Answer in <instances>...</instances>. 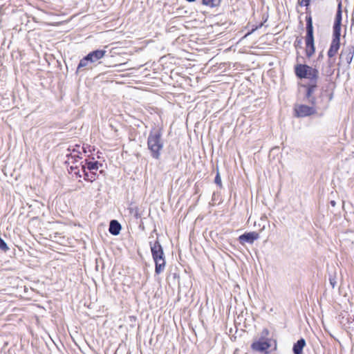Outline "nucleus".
<instances>
[{"mask_svg":"<svg viewBox=\"0 0 354 354\" xmlns=\"http://www.w3.org/2000/svg\"><path fill=\"white\" fill-rule=\"evenodd\" d=\"M148 149L151 151V156L155 159H159L160 151L164 144L162 139V133L159 129L151 131L147 139Z\"/></svg>","mask_w":354,"mask_h":354,"instance_id":"obj_1","label":"nucleus"},{"mask_svg":"<svg viewBox=\"0 0 354 354\" xmlns=\"http://www.w3.org/2000/svg\"><path fill=\"white\" fill-rule=\"evenodd\" d=\"M295 73L300 78H306L310 80H316L318 71L307 65L299 64L295 66Z\"/></svg>","mask_w":354,"mask_h":354,"instance_id":"obj_2","label":"nucleus"},{"mask_svg":"<svg viewBox=\"0 0 354 354\" xmlns=\"http://www.w3.org/2000/svg\"><path fill=\"white\" fill-rule=\"evenodd\" d=\"M307 35L306 37V53L308 57L312 56L315 53L313 28L311 19L307 24Z\"/></svg>","mask_w":354,"mask_h":354,"instance_id":"obj_3","label":"nucleus"},{"mask_svg":"<svg viewBox=\"0 0 354 354\" xmlns=\"http://www.w3.org/2000/svg\"><path fill=\"white\" fill-rule=\"evenodd\" d=\"M294 111L295 116L298 118L307 117L317 113V109L314 106L305 104H296Z\"/></svg>","mask_w":354,"mask_h":354,"instance_id":"obj_4","label":"nucleus"},{"mask_svg":"<svg viewBox=\"0 0 354 354\" xmlns=\"http://www.w3.org/2000/svg\"><path fill=\"white\" fill-rule=\"evenodd\" d=\"M354 55V48L353 46H348L344 48L340 54V62L349 65L353 60Z\"/></svg>","mask_w":354,"mask_h":354,"instance_id":"obj_5","label":"nucleus"},{"mask_svg":"<svg viewBox=\"0 0 354 354\" xmlns=\"http://www.w3.org/2000/svg\"><path fill=\"white\" fill-rule=\"evenodd\" d=\"M340 46V33L333 32V38L330 46V48L328 51V55L329 57H334Z\"/></svg>","mask_w":354,"mask_h":354,"instance_id":"obj_6","label":"nucleus"},{"mask_svg":"<svg viewBox=\"0 0 354 354\" xmlns=\"http://www.w3.org/2000/svg\"><path fill=\"white\" fill-rule=\"evenodd\" d=\"M150 247L153 261L165 258L163 249L159 241H156L153 243H150Z\"/></svg>","mask_w":354,"mask_h":354,"instance_id":"obj_7","label":"nucleus"},{"mask_svg":"<svg viewBox=\"0 0 354 354\" xmlns=\"http://www.w3.org/2000/svg\"><path fill=\"white\" fill-rule=\"evenodd\" d=\"M270 344L267 339L261 338L259 340L254 341L251 345L252 348L257 351H267L270 348Z\"/></svg>","mask_w":354,"mask_h":354,"instance_id":"obj_8","label":"nucleus"},{"mask_svg":"<svg viewBox=\"0 0 354 354\" xmlns=\"http://www.w3.org/2000/svg\"><path fill=\"white\" fill-rule=\"evenodd\" d=\"M259 238V234L257 232H248L245 233L239 236V241L241 243L244 244V243L248 242L252 243L254 240Z\"/></svg>","mask_w":354,"mask_h":354,"instance_id":"obj_9","label":"nucleus"},{"mask_svg":"<svg viewBox=\"0 0 354 354\" xmlns=\"http://www.w3.org/2000/svg\"><path fill=\"white\" fill-rule=\"evenodd\" d=\"M106 54V50H97L93 52H91L87 55V58L89 59L90 62L93 63L102 57Z\"/></svg>","mask_w":354,"mask_h":354,"instance_id":"obj_10","label":"nucleus"},{"mask_svg":"<svg viewBox=\"0 0 354 354\" xmlns=\"http://www.w3.org/2000/svg\"><path fill=\"white\" fill-rule=\"evenodd\" d=\"M342 24V10L341 4H339L338 10L335 16V24L333 26V32L340 33Z\"/></svg>","mask_w":354,"mask_h":354,"instance_id":"obj_11","label":"nucleus"},{"mask_svg":"<svg viewBox=\"0 0 354 354\" xmlns=\"http://www.w3.org/2000/svg\"><path fill=\"white\" fill-rule=\"evenodd\" d=\"M156 268H155V272L157 274H160L162 272L165 268L166 266V261L165 258L159 259L157 260H154Z\"/></svg>","mask_w":354,"mask_h":354,"instance_id":"obj_12","label":"nucleus"},{"mask_svg":"<svg viewBox=\"0 0 354 354\" xmlns=\"http://www.w3.org/2000/svg\"><path fill=\"white\" fill-rule=\"evenodd\" d=\"M121 230L120 224L115 220H113L110 223L109 232L113 235L119 234Z\"/></svg>","mask_w":354,"mask_h":354,"instance_id":"obj_13","label":"nucleus"},{"mask_svg":"<svg viewBox=\"0 0 354 354\" xmlns=\"http://www.w3.org/2000/svg\"><path fill=\"white\" fill-rule=\"evenodd\" d=\"M306 345L304 339H300L293 346V352L295 354H301Z\"/></svg>","mask_w":354,"mask_h":354,"instance_id":"obj_14","label":"nucleus"},{"mask_svg":"<svg viewBox=\"0 0 354 354\" xmlns=\"http://www.w3.org/2000/svg\"><path fill=\"white\" fill-rule=\"evenodd\" d=\"M100 166H102V165L99 163L97 161H86L85 165H83V168L84 169H87L90 171H97Z\"/></svg>","mask_w":354,"mask_h":354,"instance_id":"obj_15","label":"nucleus"},{"mask_svg":"<svg viewBox=\"0 0 354 354\" xmlns=\"http://www.w3.org/2000/svg\"><path fill=\"white\" fill-rule=\"evenodd\" d=\"M315 87H316V85L315 84H311V85H309L308 86V89H307V97L308 98H310V102L314 104L315 103V97H311V95L313 93L315 89Z\"/></svg>","mask_w":354,"mask_h":354,"instance_id":"obj_16","label":"nucleus"},{"mask_svg":"<svg viewBox=\"0 0 354 354\" xmlns=\"http://www.w3.org/2000/svg\"><path fill=\"white\" fill-rule=\"evenodd\" d=\"M221 0H203L204 5L209 6L210 7H215L219 5Z\"/></svg>","mask_w":354,"mask_h":354,"instance_id":"obj_17","label":"nucleus"},{"mask_svg":"<svg viewBox=\"0 0 354 354\" xmlns=\"http://www.w3.org/2000/svg\"><path fill=\"white\" fill-rule=\"evenodd\" d=\"M90 62L89 59L87 58V55L80 60V64L78 65L77 68L80 69L81 68L85 67L88 65V63Z\"/></svg>","mask_w":354,"mask_h":354,"instance_id":"obj_18","label":"nucleus"},{"mask_svg":"<svg viewBox=\"0 0 354 354\" xmlns=\"http://www.w3.org/2000/svg\"><path fill=\"white\" fill-rule=\"evenodd\" d=\"M8 249V247L6 243L4 241L3 239H2L0 237V250L6 251Z\"/></svg>","mask_w":354,"mask_h":354,"instance_id":"obj_19","label":"nucleus"},{"mask_svg":"<svg viewBox=\"0 0 354 354\" xmlns=\"http://www.w3.org/2000/svg\"><path fill=\"white\" fill-rule=\"evenodd\" d=\"M215 183H216L218 185H219V186H221V177H220V175H219V173H218V172L217 173V175H216V178H215Z\"/></svg>","mask_w":354,"mask_h":354,"instance_id":"obj_20","label":"nucleus"},{"mask_svg":"<svg viewBox=\"0 0 354 354\" xmlns=\"http://www.w3.org/2000/svg\"><path fill=\"white\" fill-rule=\"evenodd\" d=\"M310 0H301L300 2L301 6H308Z\"/></svg>","mask_w":354,"mask_h":354,"instance_id":"obj_21","label":"nucleus"},{"mask_svg":"<svg viewBox=\"0 0 354 354\" xmlns=\"http://www.w3.org/2000/svg\"><path fill=\"white\" fill-rule=\"evenodd\" d=\"M330 284H331L332 287L334 288H335V286H336V281H335V280L334 279H330Z\"/></svg>","mask_w":354,"mask_h":354,"instance_id":"obj_22","label":"nucleus"},{"mask_svg":"<svg viewBox=\"0 0 354 354\" xmlns=\"http://www.w3.org/2000/svg\"><path fill=\"white\" fill-rule=\"evenodd\" d=\"M125 64H126V63H123V64H120L119 65H115V66L116 67V66H122V65H125Z\"/></svg>","mask_w":354,"mask_h":354,"instance_id":"obj_23","label":"nucleus"},{"mask_svg":"<svg viewBox=\"0 0 354 354\" xmlns=\"http://www.w3.org/2000/svg\"><path fill=\"white\" fill-rule=\"evenodd\" d=\"M331 204H332L333 206H335V201H331Z\"/></svg>","mask_w":354,"mask_h":354,"instance_id":"obj_24","label":"nucleus"},{"mask_svg":"<svg viewBox=\"0 0 354 354\" xmlns=\"http://www.w3.org/2000/svg\"><path fill=\"white\" fill-rule=\"evenodd\" d=\"M187 1H189V2H193L195 0H187Z\"/></svg>","mask_w":354,"mask_h":354,"instance_id":"obj_25","label":"nucleus"}]
</instances>
